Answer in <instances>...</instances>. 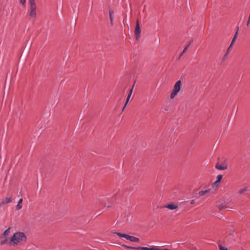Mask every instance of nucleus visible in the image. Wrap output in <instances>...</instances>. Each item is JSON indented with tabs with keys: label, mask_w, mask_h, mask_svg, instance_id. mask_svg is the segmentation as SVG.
<instances>
[{
	"label": "nucleus",
	"mask_w": 250,
	"mask_h": 250,
	"mask_svg": "<svg viewBox=\"0 0 250 250\" xmlns=\"http://www.w3.org/2000/svg\"><path fill=\"white\" fill-rule=\"evenodd\" d=\"M239 27H238L237 28V30L235 32V34L232 39V40L231 41V42L230 43V44L229 45V47L228 50H227V51L226 52V53L225 54L224 56V58H223V60H225V58L227 57L228 55L229 54V53L230 52V50L232 47V45L233 44V43L235 42L236 41V40H237V37H238V33H239Z\"/></svg>",
	"instance_id": "3"
},
{
	"label": "nucleus",
	"mask_w": 250,
	"mask_h": 250,
	"mask_svg": "<svg viewBox=\"0 0 250 250\" xmlns=\"http://www.w3.org/2000/svg\"><path fill=\"white\" fill-rule=\"evenodd\" d=\"M210 191V189H208L204 191H200L199 192L198 194L200 196H203L206 195L207 193H208Z\"/></svg>",
	"instance_id": "16"
},
{
	"label": "nucleus",
	"mask_w": 250,
	"mask_h": 250,
	"mask_svg": "<svg viewBox=\"0 0 250 250\" xmlns=\"http://www.w3.org/2000/svg\"><path fill=\"white\" fill-rule=\"evenodd\" d=\"M30 6L36 5L35 3V0H29Z\"/></svg>",
	"instance_id": "21"
},
{
	"label": "nucleus",
	"mask_w": 250,
	"mask_h": 250,
	"mask_svg": "<svg viewBox=\"0 0 250 250\" xmlns=\"http://www.w3.org/2000/svg\"><path fill=\"white\" fill-rule=\"evenodd\" d=\"M227 206L225 203L224 202H220L218 205V208L220 210H221L223 208H227Z\"/></svg>",
	"instance_id": "11"
},
{
	"label": "nucleus",
	"mask_w": 250,
	"mask_h": 250,
	"mask_svg": "<svg viewBox=\"0 0 250 250\" xmlns=\"http://www.w3.org/2000/svg\"><path fill=\"white\" fill-rule=\"evenodd\" d=\"M219 182H217V181H216L215 182H214L213 184H212V187H214L215 186H217V184L219 183Z\"/></svg>",
	"instance_id": "25"
},
{
	"label": "nucleus",
	"mask_w": 250,
	"mask_h": 250,
	"mask_svg": "<svg viewBox=\"0 0 250 250\" xmlns=\"http://www.w3.org/2000/svg\"><path fill=\"white\" fill-rule=\"evenodd\" d=\"M162 250H169L167 249H162Z\"/></svg>",
	"instance_id": "32"
},
{
	"label": "nucleus",
	"mask_w": 250,
	"mask_h": 250,
	"mask_svg": "<svg viewBox=\"0 0 250 250\" xmlns=\"http://www.w3.org/2000/svg\"><path fill=\"white\" fill-rule=\"evenodd\" d=\"M250 23V15H249L248 20V21L247 22V25L249 26Z\"/></svg>",
	"instance_id": "27"
},
{
	"label": "nucleus",
	"mask_w": 250,
	"mask_h": 250,
	"mask_svg": "<svg viewBox=\"0 0 250 250\" xmlns=\"http://www.w3.org/2000/svg\"><path fill=\"white\" fill-rule=\"evenodd\" d=\"M20 2L22 4H24L26 2V0H20Z\"/></svg>",
	"instance_id": "28"
},
{
	"label": "nucleus",
	"mask_w": 250,
	"mask_h": 250,
	"mask_svg": "<svg viewBox=\"0 0 250 250\" xmlns=\"http://www.w3.org/2000/svg\"><path fill=\"white\" fill-rule=\"evenodd\" d=\"M151 250H162V249H160L156 247H153L151 248Z\"/></svg>",
	"instance_id": "23"
},
{
	"label": "nucleus",
	"mask_w": 250,
	"mask_h": 250,
	"mask_svg": "<svg viewBox=\"0 0 250 250\" xmlns=\"http://www.w3.org/2000/svg\"><path fill=\"white\" fill-rule=\"evenodd\" d=\"M10 228H9L6 230H5L3 233V235L4 236L8 235L10 233Z\"/></svg>",
	"instance_id": "18"
},
{
	"label": "nucleus",
	"mask_w": 250,
	"mask_h": 250,
	"mask_svg": "<svg viewBox=\"0 0 250 250\" xmlns=\"http://www.w3.org/2000/svg\"><path fill=\"white\" fill-rule=\"evenodd\" d=\"M125 106H126L125 105L124 107H123V110H122L123 111L125 110Z\"/></svg>",
	"instance_id": "31"
},
{
	"label": "nucleus",
	"mask_w": 250,
	"mask_h": 250,
	"mask_svg": "<svg viewBox=\"0 0 250 250\" xmlns=\"http://www.w3.org/2000/svg\"><path fill=\"white\" fill-rule=\"evenodd\" d=\"M22 199H20L19 200V202L18 203L17 205L16 206V209L17 210H20L22 208Z\"/></svg>",
	"instance_id": "12"
},
{
	"label": "nucleus",
	"mask_w": 250,
	"mask_h": 250,
	"mask_svg": "<svg viewBox=\"0 0 250 250\" xmlns=\"http://www.w3.org/2000/svg\"><path fill=\"white\" fill-rule=\"evenodd\" d=\"M123 246L127 249H129L137 250V248H136V247H129V246H127L126 245H123Z\"/></svg>",
	"instance_id": "22"
},
{
	"label": "nucleus",
	"mask_w": 250,
	"mask_h": 250,
	"mask_svg": "<svg viewBox=\"0 0 250 250\" xmlns=\"http://www.w3.org/2000/svg\"><path fill=\"white\" fill-rule=\"evenodd\" d=\"M215 168L217 169L220 170H224L226 169H227L228 166L227 165L225 164H222L221 165L219 163H217L216 165H215Z\"/></svg>",
	"instance_id": "6"
},
{
	"label": "nucleus",
	"mask_w": 250,
	"mask_h": 250,
	"mask_svg": "<svg viewBox=\"0 0 250 250\" xmlns=\"http://www.w3.org/2000/svg\"><path fill=\"white\" fill-rule=\"evenodd\" d=\"M36 5H32L30 6L29 8V16L31 18L35 19L36 17Z\"/></svg>",
	"instance_id": "4"
},
{
	"label": "nucleus",
	"mask_w": 250,
	"mask_h": 250,
	"mask_svg": "<svg viewBox=\"0 0 250 250\" xmlns=\"http://www.w3.org/2000/svg\"><path fill=\"white\" fill-rule=\"evenodd\" d=\"M6 242V239H5V240H3V241H2L0 242V244H1V245H3V244H5Z\"/></svg>",
	"instance_id": "29"
},
{
	"label": "nucleus",
	"mask_w": 250,
	"mask_h": 250,
	"mask_svg": "<svg viewBox=\"0 0 250 250\" xmlns=\"http://www.w3.org/2000/svg\"><path fill=\"white\" fill-rule=\"evenodd\" d=\"M12 201L11 197H7L5 199H3L1 203H0V206H2V205L8 204L10 203Z\"/></svg>",
	"instance_id": "9"
},
{
	"label": "nucleus",
	"mask_w": 250,
	"mask_h": 250,
	"mask_svg": "<svg viewBox=\"0 0 250 250\" xmlns=\"http://www.w3.org/2000/svg\"><path fill=\"white\" fill-rule=\"evenodd\" d=\"M137 250H151V248H148L147 247H138Z\"/></svg>",
	"instance_id": "19"
},
{
	"label": "nucleus",
	"mask_w": 250,
	"mask_h": 250,
	"mask_svg": "<svg viewBox=\"0 0 250 250\" xmlns=\"http://www.w3.org/2000/svg\"><path fill=\"white\" fill-rule=\"evenodd\" d=\"M26 236L23 232H16L11 237L9 242V245L11 246H15L17 245L18 243L25 242L26 240Z\"/></svg>",
	"instance_id": "1"
},
{
	"label": "nucleus",
	"mask_w": 250,
	"mask_h": 250,
	"mask_svg": "<svg viewBox=\"0 0 250 250\" xmlns=\"http://www.w3.org/2000/svg\"><path fill=\"white\" fill-rule=\"evenodd\" d=\"M134 85V84L132 86V88L129 90V93L128 94L126 100V102H125V106H126V105L129 102V99H130V97L131 96V95L132 94Z\"/></svg>",
	"instance_id": "8"
},
{
	"label": "nucleus",
	"mask_w": 250,
	"mask_h": 250,
	"mask_svg": "<svg viewBox=\"0 0 250 250\" xmlns=\"http://www.w3.org/2000/svg\"><path fill=\"white\" fill-rule=\"evenodd\" d=\"M129 240L132 242H139L140 241V239L138 238L133 236H130Z\"/></svg>",
	"instance_id": "13"
},
{
	"label": "nucleus",
	"mask_w": 250,
	"mask_h": 250,
	"mask_svg": "<svg viewBox=\"0 0 250 250\" xmlns=\"http://www.w3.org/2000/svg\"><path fill=\"white\" fill-rule=\"evenodd\" d=\"M114 233L116 234L119 237H124V238H125V239H126V240H129L130 237V235H129L126 234H123V233H121L120 232H114Z\"/></svg>",
	"instance_id": "7"
},
{
	"label": "nucleus",
	"mask_w": 250,
	"mask_h": 250,
	"mask_svg": "<svg viewBox=\"0 0 250 250\" xmlns=\"http://www.w3.org/2000/svg\"><path fill=\"white\" fill-rule=\"evenodd\" d=\"M219 182H217V181H216L215 182H214L213 184H212V187H214L215 186H217V184L219 183Z\"/></svg>",
	"instance_id": "26"
},
{
	"label": "nucleus",
	"mask_w": 250,
	"mask_h": 250,
	"mask_svg": "<svg viewBox=\"0 0 250 250\" xmlns=\"http://www.w3.org/2000/svg\"><path fill=\"white\" fill-rule=\"evenodd\" d=\"M165 207L169 209L173 210L177 208L178 206L173 204H169L167 205Z\"/></svg>",
	"instance_id": "10"
},
{
	"label": "nucleus",
	"mask_w": 250,
	"mask_h": 250,
	"mask_svg": "<svg viewBox=\"0 0 250 250\" xmlns=\"http://www.w3.org/2000/svg\"><path fill=\"white\" fill-rule=\"evenodd\" d=\"M219 248L220 250H228L227 248H225L224 247H222L221 245H219Z\"/></svg>",
	"instance_id": "24"
},
{
	"label": "nucleus",
	"mask_w": 250,
	"mask_h": 250,
	"mask_svg": "<svg viewBox=\"0 0 250 250\" xmlns=\"http://www.w3.org/2000/svg\"><path fill=\"white\" fill-rule=\"evenodd\" d=\"M195 200H192L191 201V202H190V204H195Z\"/></svg>",
	"instance_id": "30"
},
{
	"label": "nucleus",
	"mask_w": 250,
	"mask_h": 250,
	"mask_svg": "<svg viewBox=\"0 0 250 250\" xmlns=\"http://www.w3.org/2000/svg\"><path fill=\"white\" fill-rule=\"evenodd\" d=\"M249 189L248 187H246L244 188H242V189H241L240 190H239V193L240 194H243L246 191H249Z\"/></svg>",
	"instance_id": "17"
},
{
	"label": "nucleus",
	"mask_w": 250,
	"mask_h": 250,
	"mask_svg": "<svg viewBox=\"0 0 250 250\" xmlns=\"http://www.w3.org/2000/svg\"><path fill=\"white\" fill-rule=\"evenodd\" d=\"M217 182H220V181L222 180V175H218L217 176Z\"/></svg>",
	"instance_id": "20"
},
{
	"label": "nucleus",
	"mask_w": 250,
	"mask_h": 250,
	"mask_svg": "<svg viewBox=\"0 0 250 250\" xmlns=\"http://www.w3.org/2000/svg\"><path fill=\"white\" fill-rule=\"evenodd\" d=\"M109 16H110V20L111 24L112 25H113V18H114V12L113 11L109 12Z\"/></svg>",
	"instance_id": "15"
},
{
	"label": "nucleus",
	"mask_w": 250,
	"mask_h": 250,
	"mask_svg": "<svg viewBox=\"0 0 250 250\" xmlns=\"http://www.w3.org/2000/svg\"><path fill=\"white\" fill-rule=\"evenodd\" d=\"M141 33V29L139 23L138 21H137L136 25L135 27V31H134V34L135 36L136 39V40H138L140 37V35Z\"/></svg>",
	"instance_id": "5"
},
{
	"label": "nucleus",
	"mask_w": 250,
	"mask_h": 250,
	"mask_svg": "<svg viewBox=\"0 0 250 250\" xmlns=\"http://www.w3.org/2000/svg\"><path fill=\"white\" fill-rule=\"evenodd\" d=\"M191 42H190L188 43V44L185 47V48H184L183 51L180 54V55L179 56V59L183 55V54H184L187 51V50L188 49V46L190 45Z\"/></svg>",
	"instance_id": "14"
},
{
	"label": "nucleus",
	"mask_w": 250,
	"mask_h": 250,
	"mask_svg": "<svg viewBox=\"0 0 250 250\" xmlns=\"http://www.w3.org/2000/svg\"><path fill=\"white\" fill-rule=\"evenodd\" d=\"M181 87V81L179 80L175 83L172 92L170 95V98L173 99L180 91Z\"/></svg>",
	"instance_id": "2"
}]
</instances>
